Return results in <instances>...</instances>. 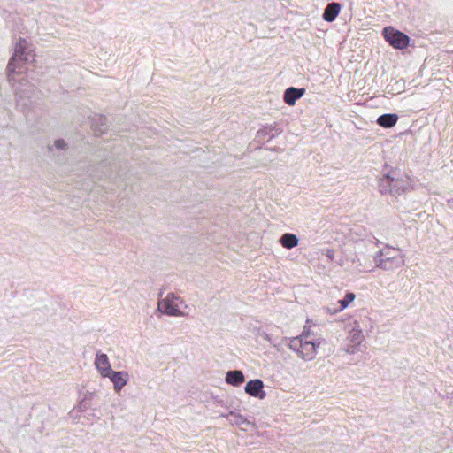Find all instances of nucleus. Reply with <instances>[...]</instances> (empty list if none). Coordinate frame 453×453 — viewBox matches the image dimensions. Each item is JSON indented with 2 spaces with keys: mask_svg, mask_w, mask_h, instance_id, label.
<instances>
[{
  "mask_svg": "<svg viewBox=\"0 0 453 453\" xmlns=\"http://www.w3.org/2000/svg\"><path fill=\"white\" fill-rule=\"evenodd\" d=\"M87 408V403L85 400L80 402L78 405V411H83Z\"/></svg>",
  "mask_w": 453,
  "mask_h": 453,
  "instance_id": "b1692460",
  "label": "nucleus"
},
{
  "mask_svg": "<svg viewBox=\"0 0 453 453\" xmlns=\"http://www.w3.org/2000/svg\"><path fill=\"white\" fill-rule=\"evenodd\" d=\"M244 391L250 396L263 400L266 396L264 390V382L260 379L250 380L244 388Z\"/></svg>",
  "mask_w": 453,
  "mask_h": 453,
  "instance_id": "6e6552de",
  "label": "nucleus"
},
{
  "mask_svg": "<svg viewBox=\"0 0 453 453\" xmlns=\"http://www.w3.org/2000/svg\"><path fill=\"white\" fill-rule=\"evenodd\" d=\"M180 306L187 307L180 296L168 293L165 298L158 301L157 310L167 316L182 317L185 313L181 311Z\"/></svg>",
  "mask_w": 453,
  "mask_h": 453,
  "instance_id": "39448f33",
  "label": "nucleus"
},
{
  "mask_svg": "<svg viewBox=\"0 0 453 453\" xmlns=\"http://www.w3.org/2000/svg\"><path fill=\"white\" fill-rule=\"evenodd\" d=\"M356 298L355 293L347 291L344 297L337 302L340 304V310L346 309Z\"/></svg>",
  "mask_w": 453,
  "mask_h": 453,
  "instance_id": "a211bd4d",
  "label": "nucleus"
},
{
  "mask_svg": "<svg viewBox=\"0 0 453 453\" xmlns=\"http://www.w3.org/2000/svg\"><path fill=\"white\" fill-rule=\"evenodd\" d=\"M305 337V334L293 337L289 339L288 346L291 350L295 351L300 358L305 361H311L315 358L318 349L322 344H326L327 342L325 338H311V340H306Z\"/></svg>",
  "mask_w": 453,
  "mask_h": 453,
  "instance_id": "f257e3e1",
  "label": "nucleus"
},
{
  "mask_svg": "<svg viewBox=\"0 0 453 453\" xmlns=\"http://www.w3.org/2000/svg\"><path fill=\"white\" fill-rule=\"evenodd\" d=\"M375 240H376V245H379L380 243V242L377 239H375Z\"/></svg>",
  "mask_w": 453,
  "mask_h": 453,
  "instance_id": "a878e982",
  "label": "nucleus"
},
{
  "mask_svg": "<svg viewBox=\"0 0 453 453\" xmlns=\"http://www.w3.org/2000/svg\"><path fill=\"white\" fill-rule=\"evenodd\" d=\"M280 243L283 248L290 250L297 246L298 238L294 234L285 233L280 236Z\"/></svg>",
  "mask_w": 453,
  "mask_h": 453,
  "instance_id": "dca6fc26",
  "label": "nucleus"
},
{
  "mask_svg": "<svg viewBox=\"0 0 453 453\" xmlns=\"http://www.w3.org/2000/svg\"><path fill=\"white\" fill-rule=\"evenodd\" d=\"M106 377L113 383V388L116 392H119L128 380V373L125 371L111 370Z\"/></svg>",
  "mask_w": 453,
  "mask_h": 453,
  "instance_id": "1a4fd4ad",
  "label": "nucleus"
},
{
  "mask_svg": "<svg viewBox=\"0 0 453 453\" xmlns=\"http://www.w3.org/2000/svg\"><path fill=\"white\" fill-rule=\"evenodd\" d=\"M31 51L27 41L19 37L15 44L14 53L9 60L6 68L9 81L12 79L13 74L22 73V64L27 63L31 58H34Z\"/></svg>",
  "mask_w": 453,
  "mask_h": 453,
  "instance_id": "f03ea898",
  "label": "nucleus"
},
{
  "mask_svg": "<svg viewBox=\"0 0 453 453\" xmlns=\"http://www.w3.org/2000/svg\"><path fill=\"white\" fill-rule=\"evenodd\" d=\"M373 259L377 267L388 271L397 269L404 264L399 250L391 249L389 246L377 251Z\"/></svg>",
  "mask_w": 453,
  "mask_h": 453,
  "instance_id": "7ed1b4c3",
  "label": "nucleus"
},
{
  "mask_svg": "<svg viewBox=\"0 0 453 453\" xmlns=\"http://www.w3.org/2000/svg\"><path fill=\"white\" fill-rule=\"evenodd\" d=\"M228 418H230V421L236 425V426H242V425H249L250 421L247 420L246 418H244L240 413H236L234 411H230L227 415Z\"/></svg>",
  "mask_w": 453,
  "mask_h": 453,
  "instance_id": "f3484780",
  "label": "nucleus"
},
{
  "mask_svg": "<svg viewBox=\"0 0 453 453\" xmlns=\"http://www.w3.org/2000/svg\"><path fill=\"white\" fill-rule=\"evenodd\" d=\"M92 126L96 134H103L107 132V118L103 115H96L92 119Z\"/></svg>",
  "mask_w": 453,
  "mask_h": 453,
  "instance_id": "2eb2a0df",
  "label": "nucleus"
},
{
  "mask_svg": "<svg viewBox=\"0 0 453 453\" xmlns=\"http://www.w3.org/2000/svg\"><path fill=\"white\" fill-rule=\"evenodd\" d=\"M334 256V250H326V257H327L330 260H333Z\"/></svg>",
  "mask_w": 453,
  "mask_h": 453,
  "instance_id": "393cba45",
  "label": "nucleus"
},
{
  "mask_svg": "<svg viewBox=\"0 0 453 453\" xmlns=\"http://www.w3.org/2000/svg\"><path fill=\"white\" fill-rule=\"evenodd\" d=\"M381 34L385 41L394 49L404 50L410 44V37L391 26L385 27Z\"/></svg>",
  "mask_w": 453,
  "mask_h": 453,
  "instance_id": "423d86ee",
  "label": "nucleus"
},
{
  "mask_svg": "<svg viewBox=\"0 0 453 453\" xmlns=\"http://www.w3.org/2000/svg\"><path fill=\"white\" fill-rule=\"evenodd\" d=\"M48 149H49L50 151H51L52 150V146H48Z\"/></svg>",
  "mask_w": 453,
  "mask_h": 453,
  "instance_id": "bb28decb",
  "label": "nucleus"
},
{
  "mask_svg": "<svg viewBox=\"0 0 453 453\" xmlns=\"http://www.w3.org/2000/svg\"><path fill=\"white\" fill-rule=\"evenodd\" d=\"M305 93V88H295L289 87L288 88L283 94V101L288 105H294L298 99H300Z\"/></svg>",
  "mask_w": 453,
  "mask_h": 453,
  "instance_id": "9d476101",
  "label": "nucleus"
},
{
  "mask_svg": "<svg viewBox=\"0 0 453 453\" xmlns=\"http://www.w3.org/2000/svg\"><path fill=\"white\" fill-rule=\"evenodd\" d=\"M342 9V4L337 2L329 3L322 13V19L326 22H333L336 19Z\"/></svg>",
  "mask_w": 453,
  "mask_h": 453,
  "instance_id": "9b49d317",
  "label": "nucleus"
},
{
  "mask_svg": "<svg viewBox=\"0 0 453 453\" xmlns=\"http://www.w3.org/2000/svg\"><path fill=\"white\" fill-rule=\"evenodd\" d=\"M301 334H305V338L306 340H311V338H321L320 336H318L313 331H311V329H306V327H304V330L303 331V333Z\"/></svg>",
  "mask_w": 453,
  "mask_h": 453,
  "instance_id": "4be33fe9",
  "label": "nucleus"
},
{
  "mask_svg": "<svg viewBox=\"0 0 453 453\" xmlns=\"http://www.w3.org/2000/svg\"><path fill=\"white\" fill-rule=\"evenodd\" d=\"M378 190L381 195H401L404 192L403 180L396 177L395 171L382 173L378 180Z\"/></svg>",
  "mask_w": 453,
  "mask_h": 453,
  "instance_id": "20e7f679",
  "label": "nucleus"
},
{
  "mask_svg": "<svg viewBox=\"0 0 453 453\" xmlns=\"http://www.w3.org/2000/svg\"><path fill=\"white\" fill-rule=\"evenodd\" d=\"M398 120L396 113H386L378 117L376 123L384 128L393 127Z\"/></svg>",
  "mask_w": 453,
  "mask_h": 453,
  "instance_id": "4468645a",
  "label": "nucleus"
},
{
  "mask_svg": "<svg viewBox=\"0 0 453 453\" xmlns=\"http://www.w3.org/2000/svg\"><path fill=\"white\" fill-rule=\"evenodd\" d=\"M225 380L231 386L238 387L244 382L245 377L241 370H230L226 373Z\"/></svg>",
  "mask_w": 453,
  "mask_h": 453,
  "instance_id": "ddd939ff",
  "label": "nucleus"
},
{
  "mask_svg": "<svg viewBox=\"0 0 453 453\" xmlns=\"http://www.w3.org/2000/svg\"><path fill=\"white\" fill-rule=\"evenodd\" d=\"M283 132L282 127L280 124L274 122L273 124L267 125L260 128L256 134V138L260 141L269 142L272 139L277 137Z\"/></svg>",
  "mask_w": 453,
  "mask_h": 453,
  "instance_id": "0eeeda50",
  "label": "nucleus"
},
{
  "mask_svg": "<svg viewBox=\"0 0 453 453\" xmlns=\"http://www.w3.org/2000/svg\"><path fill=\"white\" fill-rule=\"evenodd\" d=\"M260 336H261L264 340H265V341H267L268 342H270L271 344L275 345V341L273 339V337H272V335H271V334H267V333H265V332H263V333H261V334H260Z\"/></svg>",
  "mask_w": 453,
  "mask_h": 453,
  "instance_id": "5701e85b",
  "label": "nucleus"
},
{
  "mask_svg": "<svg viewBox=\"0 0 453 453\" xmlns=\"http://www.w3.org/2000/svg\"><path fill=\"white\" fill-rule=\"evenodd\" d=\"M95 365L104 378H106V375L112 370L109 363V358L104 353H96Z\"/></svg>",
  "mask_w": 453,
  "mask_h": 453,
  "instance_id": "f8f14e48",
  "label": "nucleus"
},
{
  "mask_svg": "<svg viewBox=\"0 0 453 453\" xmlns=\"http://www.w3.org/2000/svg\"><path fill=\"white\" fill-rule=\"evenodd\" d=\"M326 311V313L334 315L337 312L342 311V310H340V304H332L331 306H327L324 308Z\"/></svg>",
  "mask_w": 453,
  "mask_h": 453,
  "instance_id": "aec40b11",
  "label": "nucleus"
},
{
  "mask_svg": "<svg viewBox=\"0 0 453 453\" xmlns=\"http://www.w3.org/2000/svg\"><path fill=\"white\" fill-rule=\"evenodd\" d=\"M363 334L360 330H353L351 334V342L354 344H360L363 340Z\"/></svg>",
  "mask_w": 453,
  "mask_h": 453,
  "instance_id": "6ab92c4d",
  "label": "nucleus"
},
{
  "mask_svg": "<svg viewBox=\"0 0 453 453\" xmlns=\"http://www.w3.org/2000/svg\"><path fill=\"white\" fill-rule=\"evenodd\" d=\"M56 149L65 150L67 148V144L64 139H57L53 145Z\"/></svg>",
  "mask_w": 453,
  "mask_h": 453,
  "instance_id": "412c9836",
  "label": "nucleus"
}]
</instances>
